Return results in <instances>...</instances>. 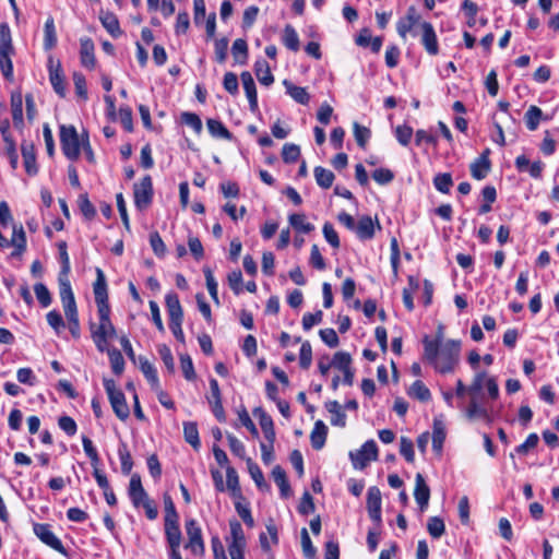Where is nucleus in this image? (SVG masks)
Masks as SVG:
<instances>
[{
	"label": "nucleus",
	"instance_id": "19",
	"mask_svg": "<svg viewBox=\"0 0 559 559\" xmlns=\"http://www.w3.org/2000/svg\"><path fill=\"white\" fill-rule=\"evenodd\" d=\"M11 112L13 124L16 129H22L24 126L23 119V96L21 90L11 93Z\"/></svg>",
	"mask_w": 559,
	"mask_h": 559
},
{
	"label": "nucleus",
	"instance_id": "5",
	"mask_svg": "<svg viewBox=\"0 0 559 559\" xmlns=\"http://www.w3.org/2000/svg\"><path fill=\"white\" fill-rule=\"evenodd\" d=\"M60 145L64 156L70 160H76L81 153L82 140H80L74 126L60 127Z\"/></svg>",
	"mask_w": 559,
	"mask_h": 559
},
{
	"label": "nucleus",
	"instance_id": "38",
	"mask_svg": "<svg viewBox=\"0 0 559 559\" xmlns=\"http://www.w3.org/2000/svg\"><path fill=\"white\" fill-rule=\"evenodd\" d=\"M206 126L209 129L210 134L213 138H219L225 140H231L233 134L229 132V130L223 124L222 121L217 119H207Z\"/></svg>",
	"mask_w": 559,
	"mask_h": 559
},
{
	"label": "nucleus",
	"instance_id": "27",
	"mask_svg": "<svg viewBox=\"0 0 559 559\" xmlns=\"http://www.w3.org/2000/svg\"><path fill=\"white\" fill-rule=\"evenodd\" d=\"M272 476L280 488L282 498H288L292 495V489L285 471L280 465H276L272 471Z\"/></svg>",
	"mask_w": 559,
	"mask_h": 559
},
{
	"label": "nucleus",
	"instance_id": "57",
	"mask_svg": "<svg viewBox=\"0 0 559 559\" xmlns=\"http://www.w3.org/2000/svg\"><path fill=\"white\" fill-rule=\"evenodd\" d=\"M34 293L41 307L47 308L51 304V295L45 284H35Z\"/></svg>",
	"mask_w": 559,
	"mask_h": 559
},
{
	"label": "nucleus",
	"instance_id": "20",
	"mask_svg": "<svg viewBox=\"0 0 559 559\" xmlns=\"http://www.w3.org/2000/svg\"><path fill=\"white\" fill-rule=\"evenodd\" d=\"M21 152L23 156L25 171L29 176H35L38 173V167L36 164V153L34 144L24 141L21 145Z\"/></svg>",
	"mask_w": 559,
	"mask_h": 559
},
{
	"label": "nucleus",
	"instance_id": "21",
	"mask_svg": "<svg viewBox=\"0 0 559 559\" xmlns=\"http://www.w3.org/2000/svg\"><path fill=\"white\" fill-rule=\"evenodd\" d=\"M94 49H95L94 43L91 38H81V40H80L81 64L87 69H93L96 64Z\"/></svg>",
	"mask_w": 559,
	"mask_h": 559
},
{
	"label": "nucleus",
	"instance_id": "4",
	"mask_svg": "<svg viewBox=\"0 0 559 559\" xmlns=\"http://www.w3.org/2000/svg\"><path fill=\"white\" fill-rule=\"evenodd\" d=\"M165 302L169 317V329L177 341L185 343V334L181 328L183 320V310L177 294L168 293L165 296Z\"/></svg>",
	"mask_w": 559,
	"mask_h": 559
},
{
	"label": "nucleus",
	"instance_id": "62",
	"mask_svg": "<svg viewBox=\"0 0 559 559\" xmlns=\"http://www.w3.org/2000/svg\"><path fill=\"white\" fill-rule=\"evenodd\" d=\"M395 136L399 143L403 146H407L413 136V129L407 124L397 126L395 128Z\"/></svg>",
	"mask_w": 559,
	"mask_h": 559
},
{
	"label": "nucleus",
	"instance_id": "35",
	"mask_svg": "<svg viewBox=\"0 0 559 559\" xmlns=\"http://www.w3.org/2000/svg\"><path fill=\"white\" fill-rule=\"evenodd\" d=\"M246 461H247L248 472H249L252 480L255 483L257 487L261 490H267L269 485L265 481L264 475H263L261 468L259 467V465L255 462H253L252 459H250V457H248Z\"/></svg>",
	"mask_w": 559,
	"mask_h": 559
},
{
	"label": "nucleus",
	"instance_id": "12",
	"mask_svg": "<svg viewBox=\"0 0 559 559\" xmlns=\"http://www.w3.org/2000/svg\"><path fill=\"white\" fill-rule=\"evenodd\" d=\"M34 533L47 546L62 555L67 554L61 540L51 531V526L49 524H35Z\"/></svg>",
	"mask_w": 559,
	"mask_h": 559
},
{
	"label": "nucleus",
	"instance_id": "64",
	"mask_svg": "<svg viewBox=\"0 0 559 559\" xmlns=\"http://www.w3.org/2000/svg\"><path fill=\"white\" fill-rule=\"evenodd\" d=\"M47 323L55 330L57 334L64 328L62 316L57 310H51L46 314Z\"/></svg>",
	"mask_w": 559,
	"mask_h": 559
},
{
	"label": "nucleus",
	"instance_id": "60",
	"mask_svg": "<svg viewBox=\"0 0 559 559\" xmlns=\"http://www.w3.org/2000/svg\"><path fill=\"white\" fill-rule=\"evenodd\" d=\"M312 361V348L308 341L301 344L299 352V365L302 369H308Z\"/></svg>",
	"mask_w": 559,
	"mask_h": 559
},
{
	"label": "nucleus",
	"instance_id": "59",
	"mask_svg": "<svg viewBox=\"0 0 559 559\" xmlns=\"http://www.w3.org/2000/svg\"><path fill=\"white\" fill-rule=\"evenodd\" d=\"M354 136H355L357 144L361 148H365L368 140L371 136V131L368 128L355 122L354 123Z\"/></svg>",
	"mask_w": 559,
	"mask_h": 559
},
{
	"label": "nucleus",
	"instance_id": "28",
	"mask_svg": "<svg viewBox=\"0 0 559 559\" xmlns=\"http://www.w3.org/2000/svg\"><path fill=\"white\" fill-rule=\"evenodd\" d=\"M326 435H328V427L324 425L323 421L318 420L314 424V427L310 435L312 448L316 450H320L325 443Z\"/></svg>",
	"mask_w": 559,
	"mask_h": 559
},
{
	"label": "nucleus",
	"instance_id": "29",
	"mask_svg": "<svg viewBox=\"0 0 559 559\" xmlns=\"http://www.w3.org/2000/svg\"><path fill=\"white\" fill-rule=\"evenodd\" d=\"M58 283H59V294L60 299L62 302V306L74 304L75 298L72 292L71 283L69 281V275H59L58 276Z\"/></svg>",
	"mask_w": 559,
	"mask_h": 559
},
{
	"label": "nucleus",
	"instance_id": "15",
	"mask_svg": "<svg viewBox=\"0 0 559 559\" xmlns=\"http://www.w3.org/2000/svg\"><path fill=\"white\" fill-rule=\"evenodd\" d=\"M420 15L418 14L415 7H409L406 11L405 16L401 17L396 23L397 34L405 39L407 34L413 29V27L419 23Z\"/></svg>",
	"mask_w": 559,
	"mask_h": 559
},
{
	"label": "nucleus",
	"instance_id": "45",
	"mask_svg": "<svg viewBox=\"0 0 559 559\" xmlns=\"http://www.w3.org/2000/svg\"><path fill=\"white\" fill-rule=\"evenodd\" d=\"M435 188L444 194H448L453 186V179L450 173L437 174L433 178Z\"/></svg>",
	"mask_w": 559,
	"mask_h": 559
},
{
	"label": "nucleus",
	"instance_id": "25",
	"mask_svg": "<svg viewBox=\"0 0 559 559\" xmlns=\"http://www.w3.org/2000/svg\"><path fill=\"white\" fill-rule=\"evenodd\" d=\"M360 240H370L374 236V222L373 219L365 215L359 218L356 224V228L354 231Z\"/></svg>",
	"mask_w": 559,
	"mask_h": 559
},
{
	"label": "nucleus",
	"instance_id": "22",
	"mask_svg": "<svg viewBox=\"0 0 559 559\" xmlns=\"http://www.w3.org/2000/svg\"><path fill=\"white\" fill-rule=\"evenodd\" d=\"M99 21L104 28L114 37L118 38L122 35V31L120 28L119 20L115 13L110 11L102 10L99 12Z\"/></svg>",
	"mask_w": 559,
	"mask_h": 559
},
{
	"label": "nucleus",
	"instance_id": "58",
	"mask_svg": "<svg viewBox=\"0 0 559 559\" xmlns=\"http://www.w3.org/2000/svg\"><path fill=\"white\" fill-rule=\"evenodd\" d=\"M400 453L408 463H413L415 460L414 444L413 441L406 437H401L400 441Z\"/></svg>",
	"mask_w": 559,
	"mask_h": 559
},
{
	"label": "nucleus",
	"instance_id": "18",
	"mask_svg": "<svg viewBox=\"0 0 559 559\" xmlns=\"http://www.w3.org/2000/svg\"><path fill=\"white\" fill-rule=\"evenodd\" d=\"M240 79L242 82V86L246 93V96L249 100V107L252 112L258 110V94L254 80L250 72L245 71L240 74Z\"/></svg>",
	"mask_w": 559,
	"mask_h": 559
},
{
	"label": "nucleus",
	"instance_id": "2",
	"mask_svg": "<svg viewBox=\"0 0 559 559\" xmlns=\"http://www.w3.org/2000/svg\"><path fill=\"white\" fill-rule=\"evenodd\" d=\"M163 502L165 510L164 533L167 544L168 559H180L182 558L180 551L182 534L179 525V514L169 493H164Z\"/></svg>",
	"mask_w": 559,
	"mask_h": 559
},
{
	"label": "nucleus",
	"instance_id": "34",
	"mask_svg": "<svg viewBox=\"0 0 559 559\" xmlns=\"http://www.w3.org/2000/svg\"><path fill=\"white\" fill-rule=\"evenodd\" d=\"M282 43L284 46L292 50V51H298L300 47L299 36L296 32V29L287 24L284 28L283 36H282Z\"/></svg>",
	"mask_w": 559,
	"mask_h": 559
},
{
	"label": "nucleus",
	"instance_id": "56",
	"mask_svg": "<svg viewBox=\"0 0 559 559\" xmlns=\"http://www.w3.org/2000/svg\"><path fill=\"white\" fill-rule=\"evenodd\" d=\"M427 530L433 538H440L445 531L443 521L438 516H432L428 520Z\"/></svg>",
	"mask_w": 559,
	"mask_h": 559
},
{
	"label": "nucleus",
	"instance_id": "23",
	"mask_svg": "<svg viewBox=\"0 0 559 559\" xmlns=\"http://www.w3.org/2000/svg\"><path fill=\"white\" fill-rule=\"evenodd\" d=\"M10 246L14 248L11 253L12 258L21 257L26 250V235L22 225L13 226L12 238L10 239Z\"/></svg>",
	"mask_w": 559,
	"mask_h": 559
},
{
	"label": "nucleus",
	"instance_id": "16",
	"mask_svg": "<svg viewBox=\"0 0 559 559\" xmlns=\"http://www.w3.org/2000/svg\"><path fill=\"white\" fill-rule=\"evenodd\" d=\"M420 27L423 31L421 44L429 55L436 56L439 52V46L432 24L429 22H423Z\"/></svg>",
	"mask_w": 559,
	"mask_h": 559
},
{
	"label": "nucleus",
	"instance_id": "37",
	"mask_svg": "<svg viewBox=\"0 0 559 559\" xmlns=\"http://www.w3.org/2000/svg\"><path fill=\"white\" fill-rule=\"evenodd\" d=\"M289 225L298 233L309 234L314 229V226L307 222L305 214H290L288 216Z\"/></svg>",
	"mask_w": 559,
	"mask_h": 559
},
{
	"label": "nucleus",
	"instance_id": "43",
	"mask_svg": "<svg viewBox=\"0 0 559 559\" xmlns=\"http://www.w3.org/2000/svg\"><path fill=\"white\" fill-rule=\"evenodd\" d=\"M231 53H233L236 62H238L240 64H245L248 59L247 41L242 38L236 39L231 46Z\"/></svg>",
	"mask_w": 559,
	"mask_h": 559
},
{
	"label": "nucleus",
	"instance_id": "31",
	"mask_svg": "<svg viewBox=\"0 0 559 559\" xmlns=\"http://www.w3.org/2000/svg\"><path fill=\"white\" fill-rule=\"evenodd\" d=\"M183 436L186 442H188L194 450H199L201 441L199 437L198 425L194 421L183 423Z\"/></svg>",
	"mask_w": 559,
	"mask_h": 559
},
{
	"label": "nucleus",
	"instance_id": "26",
	"mask_svg": "<svg viewBox=\"0 0 559 559\" xmlns=\"http://www.w3.org/2000/svg\"><path fill=\"white\" fill-rule=\"evenodd\" d=\"M254 73L262 85L270 86L274 82L270 66L264 59H258L254 62Z\"/></svg>",
	"mask_w": 559,
	"mask_h": 559
},
{
	"label": "nucleus",
	"instance_id": "44",
	"mask_svg": "<svg viewBox=\"0 0 559 559\" xmlns=\"http://www.w3.org/2000/svg\"><path fill=\"white\" fill-rule=\"evenodd\" d=\"M107 354L112 372L120 376L124 370V359L122 354L117 348L107 349Z\"/></svg>",
	"mask_w": 559,
	"mask_h": 559
},
{
	"label": "nucleus",
	"instance_id": "3",
	"mask_svg": "<svg viewBox=\"0 0 559 559\" xmlns=\"http://www.w3.org/2000/svg\"><path fill=\"white\" fill-rule=\"evenodd\" d=\"M14 48L11 41L10 29L7 24L0 25V71L3 78L12 82L14 80L12 55Z\"/></svg>",
	"mask_w": 559,
	"mask_h": 559
},
{
	"label": "nucleus",
	"instance_id": "32",
	"mask_svg": "<svg viewBox=\"0 0 559 559\" xmlns=\"http://www.w3.org/2000/svg\"><path fill=\"white\" fill-rule=\"evenodd\" d=\"M325 408L332 414L331 424L333 426L345 427L346 415L337 401H329L325 403Z\"/></svg>",
	"mask_w": 559,
	"mask_h": 559
},
{
	"label": "nucleus",
	"instance_id": "7",
	"mask_svg": "<svg viewBox=\"0 0 559 559\" xmlns=\"http://www.w3.org/2000/svg\"><path fill=\"white\" fill-rule=\"evenodd\" d=\"M185 530L188 542L185 548L190 550L192 555L202 557L205 554V544L202 535V528L195 519H187Z\"/></svg>",
	"mask_w": 559,
	"mask_h": 559
},
{
	"label": "nucleus",
	"instance_id": "47",
	"mask_svg": "<svg viewBox=\"0 0 559 559\" xmlns=\"http://www.w3.org/2000/svg\"><path fill=\"white\" fill-rule=\"evenodd\" d=\"M409 395L419 400L420 402H428L431 399L429 389L420 380H417L412 384L409 389Z\"/></svg>",
	"mask_w": 559,
	"mask_h": 559
},
{
	"label": "nucleus",
	"instance_id": "63",
	"mask_svg": "<svg viewBox=\"0 0 559 559\" xmlns=\"http://www.w3.org/2000/svg\"><path fill=\"white\" fill-rule=\"evenodd\" d=\"M322 231L329 245L334 249H337L340 247V238L333 225L329 222L324 223Z\"/></svg>",
	"mask_w": 559,
	"mask_h": 559
},
{
	"label": "nucleus",
	"instance_id": "42",
	"mask_svg": "<svg viewBox=\"0 0 559 559\" xmlns=\"http://www.w3.org/2000/svg\"><path fill=\"white\" fill-rule=\"evenodd\" d=\"M313 175L317 181V185L323 189H329L334 181V174L321 166H317L313 170Z\"/></svg>",
	"mask_w": 559,
	"mask_h": 559
},
{
	"label": "nucleus",
	"instance_id": "40",
	"mask_svg": "<svg viewBox=\"0 0 559 559\" xmlns=\"http://www.w3.org/2000/svg\"><path fill=\"white\" fill-rule=\"evenodd\" d=\"M230 491V495L235 498L241 497V490L239 486V478L236 469L231 466L226 468V485L225 489Z\"/></svg>",
	"mask_w": 559,
	"mask_h": 559
},
{
	"label": "nucleus",
	"instance_id": "51",
	"mask_svg": "<svg viewBox=\"0 0 559 559\" xmlns=\"http://www.w3.org/2000/svg\"><path fill=\"white\" fill-rule=\"evenodd\" d=\"M82 444H83V449H84V452L85 454L90 457L91 460V464L93 467H96V466H99V463H100V459H99V455L97 453V450L96 448L94 447L92 440L86 437V436H83L82 437Z\"/></svg>",
	"mask_w": 559,
	"mask_h": 559
},
{
	"label": "nucleus",
	"instance_id": "36",
	"mask_svg": "<svg viewBox=\"0 0 559 559\" xmlns=\"http://www.w3.org/2000/svg\"><path fill=\"white\" fill-rule=\"evenodd\" d=\"M284 85L286 87L287 94L298 104L307 105L309 103L310 96L305 87L296 86L288 82L284 81Z\"/></svg>",
	"mask_w": 559,
	"mask_h": 559
},
{
	"label": "nucleus",
	"instance_id": "30",
	"mask_svg": "<svg viewBox=\"0 0 559 559\" xmlns=\"http://www.w3.org/2000/svg\"><path fill=\"white\" fill-rule=\"evenodd\" d=\"M140 369L153 390L159 389V380L155 367L144 357H140Z\"/></svg>",
	"mask_w": 559,
	"mask_h": 559
},
{
	"label": "nucleus",
	"instance_id": "50",
	"mask_svg": "<svg viewBox=\"0 0 559 559\" xmlns=\"http://www.w3.org/2000/svg\"><path fill=\"white\" fill-rule=\"evenodd\" d=\"M466 416L468 419L483 418L488 421L490 420L488 411L480 406L474 399L468 404Z\"/></svg>",
	"mask_w": 559,
	"mask_h": 559
},
{
	"label": "nucleus",
	"instance_id": "14",
	"mask_svg": "<svg viewBox=\"0 0 559 559\" xmlns=\"http://www.w3.org/2000/svg\"><path fill=\"white\" fill-rule=\"evenodd\" d=\"M490 150L486 148L469 166L471 175L476 180H483L491 169L489 159Z\"/></svg>",
	"mask_w": 559,
	"mask_h": 559
},
{
	"label": "nucleus",
	"instance_id": "11",
	"mask_svg": "<svg viewBox=\"0 0 559 559\" xmlns=\"http://www.w3.org/2000/svg\"><path fill=\"white\" fill-rule=\"evenodd\" d=\"M96 281L93 284V292L97 309L110 308L108 302V288L105 273L96 267Z\"/></svg>",
	"mask_w": 559,
	"mask_h": 559
},
{
	"label": "nucleus",
	"instance_id": "24",
	"mask_svg": "<svg viewBox=\"0 0 559 559\" xmlns=\"http://www.w3.org/2000/svg\"><path fill=\"white\" fill-rule=\"evenodd\" d=\"M230 527V542L228 543V550L230 549H245L247 542L241 524L237 520L229 522Z\"/></svg>",
	"mask_w": 559,
	"mask_h": 559
},
{
	"label": "nucleus",
	"instance_id": "8",
	"mask_svg": "<svg viewBox=\"0 0 559 559\" xmlns=\"http://www.w3.org/2000/svg\"><path fill=\"white\" fill-rule=\"evenodd\" d=\"M378 448L373 440L366 441L359 450L350 452L349 457L356 469H364L370 461L377 460Z\"/></svg>",
	"mask_w": 559,
	"mask_h": 559
},
{
	"label": "nucleus",
	"instance_id": "10",
	"mask_svg": "<svg viewBox=\"0 0 559 559\" xmlns=\"http://www.w3.org/2000/svg\"><path fill=\"white\" fill-rule=\"evenodd\" d=\"M382 498L381 491L377 486L369 487L367 491V510L369 518L377 526L381 525L382 515Z\"/></svg>",
	"mask_w": 559,
	"mask_h": 559
},
{
	"label": "nucleus",
	"instance_id": "46",
	"mask_svg": "<svg viewBox=\"0 0 559 559\" xmlns=\"http://www.w3.org/2000/svg\"><path fill=\"white\" fill-rule=\"evenodd\" d=\"M445 440V430L442 423L435 420L432 431V448L437 453H441Z\"/></svg>",
	"mask_w": 559,
	"mask_h": 559
},
{
	"label": "nucleus",
	"instance_id": "52",
	"mask_svg": "<svg viewBox=\"0 0 559 559\" xmlns=\"http://www.w3.org/2000/svg\"><path fill=\"white\" fill-rule=\"evenodd\" d=\"M300 156V148L298 145L293 143H286L284 144L282 148V158L284 163L292 164L297 162V159Z\"/></svg>",
	"mask_w": 559,
	"mask_h": 559
},
{
	"label": "nucleus",
	"instance_id": "33",
	"mask_svg": "<svg viewBox=\"0 0 559 559\" xmlns=\"http://www.w3.org/2000/svg\"><path fill=\"white\" fill-rule=\"evenodd\" d=\"M57 45V33L55 21L52 16H49L44 25V48L45 50H51Z\"/></svg>",
	"mask_w": 559,
	"mask_h": 559
},
{
	"label": "nucleus",
	"instance_id": "17",
	"mask_svg": "<svg viewBox=\"0 0 559 559\" xmlns=\"http://www.w3.org/2000/svg\"><path fill=\"white\" fill-rule=\"evenodd\" d=\"M414 497L420 510L424 511L429 503L430 489L420 473H417L415 477Z\"/></svg>",
	"mask_w": 559,
	"mask_h": 559
},
{
	"label": "nucleus",
	"instance_id": "55",
	"mask_svg": "<svg viewBox=\"0 0 559 559\" xmlns=\"http://www.w3.org/2000/svg\"><path fill=\"white\" fill-rule=\"evenodd\" d=\"M181 121L186 126L190 127L197 134L202 132V121L200 117L194 112H182Z\"/></svg>",
	"mask_w": 559,
	"mask_h": 559
},
{
	"label": "nucleus",
	"instance_id": "6",
	"mask_svg": "<svg viewBox=\"0 0 559 559\" xmlns=\"http://www.w3.org/2000/svg\"><path fill=\"white\" fill-rule=\"evenodd\" d=\"M103 384L114 413L119 419L126 420L130 415V409L123 392L117 388L116 382L112 379L105 378Z\"/></svg>",
	"mask_w": 559,
	"mask_h": 559
},
{
	"label": "nucleus",
	"instance_id": "39",
	"mask_svg": "<svg viewBox=\"0 0 559 559\" xmlns=\"http://www.w3.org/2000/svg\"><path fill=\"white\" fill-rule=\"evenodd\" d=\"M49 80L50 83L55 90V92L60 95L61 97H64L66 95V85H64V78L61 70L60 64L56 69L49 70Z\"/></svg>",
	"mask_w": 559,
	"mask_h": 559
},
{
	"label": "nucleus",
	"instance_id": "1",
	"mask_svg": "<svg viewBox=\"0 0 559 559\" xmlns=\"http://www.w3.org/2000/svg\"><path fill=\"white\" fill-rule=\"evenodd\" d=\"M424 359L429 362L437 372L442 374L455 371L461 357V341L448 340L442 346L432 341L429 335L423 337Z\"/></svg>",
	"mask_w": 559,
	"mask_h": 559
},
{
	"label": "nucleus",
	"instance_id": "61",
	"mask_svg": "<svg viewBox=\"0 0 559 559\" xmlns=\"http://www.w3.org/2000/svg\"><path fill=\"white\" fill-rule=\"evenodd\" d=\"M157 350L167 370L170 373H174L175 361L170 348L167 345L162 344L158 346Z\"/></svg>",
	"mask_w": 559,
	"mask_h": 559
},
{
	"label": "nucleus",
	"instance_id": "53",
	"mask_svg": "<svg viewBox=\"0 0 559 559\" xmlns=\"http://www.w3.org/2000/svg\"><path fill=\"white\" fill-rule=\"evenodd\" d=\"M203 273H204V276H205V281H206V287H207V290H209V294L211 296V298L216 302L218 304L219 300H218V290H217V282L216 280L214 278V275H213V272L210 267H204L203 269Z\"/></svg>",
	"mask_w": 559,
	"mask_h": 559
},
{
	"label": "nucleus",
	"instance_id": "48",
	"mask_svg": "<svg viewBox=\"0 0 559 559\" xmlns=\"http://www.w3.org/2000/svg\"><path fill=\"white\" fill-rule=\"evenodd\" d=\"M118 456L121 464V471L123 474L128 475L130 474L133 462L130 454V451L128 450V447L126 443H121L118 448Z\"/></svg>",
	"mask_w": 559,
	"mask_h": 559
},
{
	"label": "nucleus",
	"instance_id": "41",
	"mask_svg": "<svg viewBox=\"0 0 559 559\" xmlns=\"http://www.w3.org/2000/svg\"><path fill=\"white\" fill-rule=\"evenodd\" d=\"M524 119L526 128L530 131H535L538 128L540 120H543V110L539 107L532 105L525 112Z\"/></svg>",
	"mask_w": 559,
	"mask_h": 559
},
{
	"label": "nucleus",
	"instance_id": "9",
	"mask_svg": "<svg viewBox=\"0 0 559 559\" xmlns=\"http://www.w3.org/2000/svg\"><path fill=\"white\" fill-rule=\"evenodd\" d=\"M134 204L139 210L146 209L153 199V182L150 175L144 176L133 187Z\"/></svg>",
	"mask_w": 559,
	"mask_h": 559
},
{
	"label": "nucleus",
	"instance_id": "49",
	"mask_svg": "<svg viewBox=\"0 0 559 559\" xmlns=\"http://www.w3.org/2000/svg\"><path fill=\"white\" fill-rule=\"evenodd\" d=\"M332 361V367L340 370V371H343L349 367H352V356L349 353L347 352H336L334 355H333V358L331 359Z\"/></svg>",
	"mask_w": 559,
	"mask_h": 559
},
{
	"label": "nucleus",
	"instance_id": "13",
	"mask_svg": "<svg viewBox=\"0 0 559 559\" xmlns=\"http://www.w3.org/2000/svg\"><path fill=\"white\" fill-rule=\"evenodd\" d=\"M99 323L95 328L91 326L92 334L114 338L116 336V329L110 320V308L97 309Z\"/></svg>",
	"mask_w": 559,
	"mask_h": 559
},
{
	"label": "nucleus",
	"instance_id": "54",
	"mask_svg": "<svg viewBox=\"0 0 559 559\" xmlns=\"http://www.w3.org/2000/svg\"><path fill=\"white\" fill-rule=\"evenodd\" d=\"M461 9L465 12L467 16V25L469 27H474L477 24L476 15L478 12V5L469 0H464L462 2Z\"/></svg>",
	"mask_w": 559,
	"mask_h": 559
}]
</instances>
